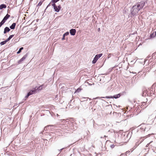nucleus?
<instances>
[{
	"label": "nucleus",
	"instance_id": "1",
	"mask_svg": "<svg viewBox=\"0 0 156 156\" xmlns=\"http://www.w3.org/2000/svg\"><path fill=\"white\" fill-rule=\"evenodd\" d=\"M140 10L136 6V5L133 6V10L131 12V14L133 15H134L138 12Z\"/></svg>",
	"mask_w": 156,
	"mask_h": 156
},
{
	"label": "nucleus",
	"instance_id": "2",
	"mask_svg": "<svg viewBox=\"0 0 156 156\" xmlns=\"http://www.w3.org/2000/svg\"><path fill=\"white\" fill-rule=\"evenodd\" d=\"M145 4V2L144 1H142L138 3H137V5H136V6L137 7V8H138V9H139V10H140L143 8Z\"/></svg>",
	"mask_w": 156,
	"mask_h": 156
},
{
	"label": "nucleus",
	"instance_id": "3",
	"mask_svg": "<svg viewBox=\"0 0 156 156\" xmlns=\"http://www.w3.org/2000/svg\"><path fill=\"white\" fill-rule=\"evenodd\" d=\"M102 55V54L101 53L97 55H95L94 59L92 61V63L93 64L95 63L98 59L101 57Z\"/></svg>",
	"mask_w": 156,
	"mask_h": 156
},
{
	"label": "nucleus",
	"instance_id": "4",
	"mask_svg": "<svg viewBox=\"0 0 156 156\" xmlns=\"http://www.w3.org/2000/svg\"><path fill=\"white\" fill-rule=\"evenodd\" d=\"M121 96L120 94L115 95L113 96H106L105 98H119Z\"/></svg>",
	"mask_w": 156,
	"mask_h": 156
},
{
	"label": "nucleus",
	"instance_id": "5",
	"mask_svg": "<svg viewBox=\"0 0 156 156\" xmlns=\"http://www.w3.org/2000/svg\"><path fill=\"white\" fill-rule=\"evenodd\" d=\"M52 5L53 6L55 11L56 12H58L61 9V7L60 5L58 6V7H57L55 4V3H53L52 4Z\"/></svg>",
	"mask_w": 156,
	"mask_h": 156
},
{
	"label": "nucleus",
	"instance_id": "6",
	"mask_svg": "<svg viewBox=\"0 0 156 156\" xmlns=\"http://www.w3.org/2000/svg\"><path fill=\"white\" fill-rule=\"evenodd\" d=\"M34 90H30L28 93V96H29L30 95H32L34 94H35L36 93V87L33 89Z\"/></svg>",
	"mask_w": 156,
	"mask_h": 156
},
{
	"label": "nucleus",
	"instance_id": "7",
	"mask_svg": "<svg viewBox=\"0 0 156 156\" xmlns=\"http://www.w3.org/2000/svg\"><path fill=\"white\" fill-rule=\"evenodd\" d=\"M125 110L126 112H133V109L132 108H131L129 106H128L126 107Z\"/></svg>",
	"mask_w": 156,
	"mask_h": 156
},
{
	"label": "nucleus",
	"instance_id": "8",
	"mask_svg": "<svg viewBox=\"0 0 156 156\" xmlns=\"http://www.w3.org/2000/svg\"><path fill=\"white\" fill-rule=\"evenodd\" d=\"M10 16V15H9L8 14H7L2 20V23H4L5 21L9 18Z\"/></svg>",
	"mask_w": 156,
	"mask_h": 156
},
{
	"label": "nucleus",
	"instance_id": "9",
	"mask_svg": "<svg viewBox=\"0 0 156 156\" xmlns=\"http://www.w3.org/2000/svg\"><path fill=\"white\" fill-rule=\"evenodd\" d=\"M26 56H24L20 59L18 62V64H19L22 63L26 58Z\"/></svg>",
	"mask_w": 156,
	"mask_h": 156
},
{
	"label": "nucleus",
	"instance_id": "10",
	"mask_svg": "<svg viewBox=\"0 0 156 156\" xmlns=\"http://www.w3.org/2000/svg\"><path fill=\"white\" fill-rule=\"evenodd\" d=\"M76 30L75 29H71L70 30V33L72 35H74L75 34Z\"/></svg>",
	"mask_w": 156,
	"mask_h": 156
},
{
	"label": "nucleus",
	"instance_id": "11",
	"mask_svg": "<svg viewBox=\"0 0 156 156\" xmlns=\"http://www.w3.org/2000/svg\"><path fill=\"white\" fill-rule=\"evenodd\" d=\"M10 30V29H9V28L8 27H6L4 29V33L5 34H6L7 32H9V31Z\"/></svg>",
	"mask_w": 156,
	"mask_h": 156
},
{
	"label": "nucleus",
	"instance_id": "12",
	"mask_svg": "<svg viewBox=\"0 0 156 156\" xmlns=\"http://www.w3.org/2000/svg\"><path fill=\"white\" fill-rule=\"evenodd\" d=\"M44 84H42V85L40 86L39 87H38L37 88L36 87V91L37 90H38L39 91V90H41L43 89V87L44 86Z\"/></svg>",
	"mask_w": 156,
	"mask_h": 156
},
{
	"label": "nucleus",
	"instance_id": "13",
	"mask_svg": "<svg viewBox=\"0 0 156 156\" xmlns=\"http://www.w3.org/2000/svg\"><path fill=\"white\" fill-rule=\"evenodd\" d=\"M16 25V23H13L12 24L10 27V28L12 29H14L15 28V26Z\"/></svg>",
	"mask_w": 156,
	"mask_h": 156
},
{
	"label": "nucleus",
	"instance_id": "14",
	"mask_svg": "<svg viewBox=\"0 0 156 156\" xmlns=\"http://www.w3.org/2000/svg\"><path fill=\"white\" fill-rule=\"evenodd\" d=\"M140 129L141 130H143V131H145L146 129V127L144 125H141L140 126Z\"/></svg>",
	"mask_w": 156,
	"mask_h": 156
},
{
	"label": "nucleus",
	"instance_id": "15",
	"mask_svg": "<svg viewBox=\"0 0 156 156\" xmlns=\"http://www.w3.org/2000/svg\"><path fill=\"white\" fill-rule=\"evenodd\" d=\"M82 90V88L80 87L79 88H78L75 91V93H79L80 91L81 90Z\"/></svg>",
	"mask_w": 156,
	"mask_h": 156
},
{
	"label": "nucleus",
	"instance_id": "16",
	"mask_svg": "<svg viewBox=\"0 0 156 156\" xmlns=\"http://www.w3.org/2000/svg\"><path fill=\"white\" fill-rule=\"evenodd\" d=\"M6 7V5L5 4H2L0 5V9L3 8H5Z\"/></svg>",
	"mask_w": 156,
	"mask_h": 156
},
{
	"label": "nucleus",
	"instance_id": "17",
	"mask_svg": "<svg viewBox=\"0 0 156 156\" xmlns=\"http://www.w3.org/2000/svg\"><path fill=\"white\" fill-rule=\"evenodd\" d=\"M152 58L153 59H155L156 58V53H154L153 54L152 56Z\"/></svg>",
	"mask_w": 156,
	"mask_h": 156
},
{
	"label": "nucleus",
	"instance_id": "18",
	"mask_svg": "<svg viewBox=\"0 0 156 156\" xmlns=\"http://www.w3.org/2000/svg\"><path fill=\"white\" fill-rule=\"evenodd\" d=\"M23 47H22V48H20V49L19 50V51L17 52V54H19V53H20L21 52V50H23Z\"/></svg>",
	"mask_w": 156,
	"mask_h": 156
},
{
	"label": "nucleus",
	"instance_id": "19",
	"mask_svg": "<svg viewBox=\"0 0 156 156\" xmlns=\"http://www.w3.org/2000/svg\"><path fill=\"white\" fill-rule=\"evenodd\" d=\"M133 150H132V149H131L130 150V151H126V152L125 153V154L126 155L128 154H129V153L130 152H132L133 151Z\"/></svg>",
	"mask_w": 156,
	"mask_h": 156
},
{
	"label": "nucleus",
	"instance_id": "20",
	"mask_svg": "<svg viewBox=\"0 0 156 156\" xmlns=\"http://www.w3.org/2000/svg\"><path fill=\"white\" fill-rule=\"evenodd\" d=\"M6 43V42H5V41H2V42H1L0 43V44L1 45H4Z\"/></svg>",
	"mask_w": 156,
	"mask_h": 156
},
{
	"label": "nucleus",
	"instance_id": "21",
	"mask_svg": "<svg viewBox=\"0 0 156 156\" xmlns=\"http://www.w3.org/2000/svg\"><path fill=\"white\" fill-rule=\"evenodd\" d=\"M42 2H40L37 5L38 6H40L42 4V2Z\"/></svg>",
	"mask_w": 156,
	"mask_h": 156
},
{
	"label": "nucleus",
	"instance_id": "22",
	"mask_svg": "<svg viewBox=\"0 0 156 156\" xmlns=\"http://www.w3.org/2000/svg\"><path fill=\"white\" fill-rule=\"evenodd\" d=\"M141 143V142H139V141H138L137 142H136V147H137L140 143Z\"/></svg>",
	"mask_w": 156,
	"mask_h": 156
},
{
	"label": "nucleus",
	"instance_id": "23",
	"mask_svg": "<svg viewBox=\"0 0 156 156\" xmlns=\"http://www.w3.org/2000/svg\"><path fill=\"white\" fill-rule=\"evenodd\" d=\"M59 0H52V2L54 3H56Z\"/></svg>",
	"mask_w": 156,
	"mask_h": 156
},
{
	"label": "nucleus",
	"instance_id": "24",
	"mask_svg": "<svg viewBox=\"0 0 156 156\" xmlns=\"http://www.w3.org/2000/svg\"><path fill=\"white\" fill-rule=\"evenodd\" d=\"M14 36V35H10L9 37V38L10 40Z\"/></svg>",
	"mask_w": 156,
	"mask_h": 156
},
{
	"label": "nucleus",
	"instance_id": "25",
	"mask_svg": "<svg viewBox=\"0 0 156 156\" xmlns=\"http://www.w3.org/2000/svg\"><path fill=\"white\" fill-rule=\"evenodd\" d=\"M69 33L68 32H66V33H65L63 36H64L65 35H67L69 34Z\"/></svg>",
	"mask_w": 156,
	"mask_h": 156
},
{
	"label": "nucleus",
	"instance_id": "26",
	"mask_svg": "<svg viewBox=\"0 0 156 156\" xmlns=\"http://www.w3.org/2000/svg\"><path fill=\"white\" fill-rule=\"evenodd\" d=\"M10 40V39L8 38V39H7L6 40H5V41L6 42V43L8 41H9Z\"/></svg>",
	"mask_w": 156,
	"mask_h": 156
},
{
	"label": "nucleus",
	"instance_id": "27",
	"mask_svg": "<svg viewBox=\"0 0 156 156\" xmlns=\"http://www.w3.org/2000/svg\"><path fill=\"white\" fill-rule=\"evenodd\" d=\"M4 24L3 23H2V22L1 21V22L0 23V27Z\"/></svg>",
	"mask_w": 156,
	"mask_h": 156
},
{
	"label": "nucleus",
	"instance_id": "28",
	"mask_svg": "<svg viewBox=\"0 0 156 156\" xmlns=\"http://www.w3.org/2000/svg\"><path fill=\"white\" fill-rule=\"evenodd\" d=\"M142 105H144L146 104V102H144L142 103Z\"/></svg>",
	"mask_w": 156,
	"mask_h": 156
},
{
	"label": "nucleus",
	"instance_id": "29",
	"mask_svg": "<svg viewBox=\"0 0 156 156\" xmlns=\"http://www.w3.org/2000/svg\"><path fill=\"white\" fill-rule=\"evenodd\" d=\"M111 54H110L109 55H108V58H110V57Z\"/></svg>",
	"mask_w": 156,
	"mask_h": 156
},
{
	"label": "nucleus",
	"instance_id": "30",
	"mask_svg": "<svg viewBox=\"0 0 156 156\" xmlns=\"http://www.w3.org/2000/svg\"><path fill=\"white\" fill-rule=\"evenodd\" d=\"M115 146L114 145H112L111 146V147H112V148H113Z\"/></svg>",
	"mask_w": 156,
	"mask_h": 156
},
{
	"label": "nucleus",
	"instance_id": "31",
	"mask_svg": "<svg viewBox=\"0 0 156 156\" xmlns=\"http://www.w3.org/2000/svg\"><path fill=\"white\" fill-rule=\"evenodd\" d=\"M29 96H28V94L26 96V98H28Z\"/></svg>",
	"mask_w": 156,
	"mask_h": 156
},
{
	"label": "nucleus",
	"instance_id": "32",
	"mask_svg": "<svg viewBox=\"0 0 156 156\" xmlns=\"http://www.w3.org/2000/svg\"><path fill=\"white\" fill-rule=\"evenodd\" d=\"M63 149V148H62V149H61L60 150H59V151H60V152H61V151Z\"/></svg>",
	"mask_w": 156,
	"mask_h": 156
},
{
	"label": "nucleus",
	"instance_id": "33",
	"mask_svg": "<svg viewBox=\"0 0 156 156\" xmlns=\"http://www.w3.org/2000/svg\"><path fill=\"white\" fill-rule=\"evenodd\" d=\"M155 35H156V31L155 32Z\"/></svg>",
	"mask_w": 156,
	"mask_h": 156
},
{
	"label": "nucleus",
	"instance_id": "34",
	"mask_svg": "<svg viewBox=\"0 0 156 156\" xmlns=\"http://www.w3.org/2000/svg\"><path fill=\"white\" fill-rule=\"evenodd\" d=\"M149 144H147V145H149Z\"/></svg>",
	"mask_w": 156,
	"mask_h": 156
}]
</instances>
